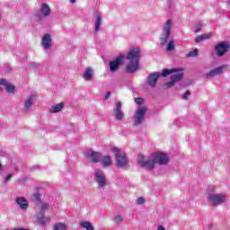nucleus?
Masks as SVG:
<instances>
[{
  "instance_id": "obj_44",
  "label": "nucleus",
  "mask_w": 230,
  "mask_h": 230,
  "mask_svg": "<svg viewBox=\"0 0 230 230\" xmlns=\"http://www.w3.org/2000/svg\"><path fill=\"white\" fill-rule=\"evenodd\" d=\"M0 21H1V15H0Z\"/></svg>"
},
{
  "instance_id": "obj_27",
  "label": "nucleus",
  "mask_w": 230,
  "mask_h": 230,
  "mask_svg": "<svg viewBox=\"0 0 230 230\" xmlns=\"http://www.w3.org/2000/svg\"><path fill=\"white\" fill-rule=\"evenodd\" d=\"M53 230H67V225L65 223H57L54 225Z\"/></svg>"
},
{
  "instance_id": "obj_26",
  "label": "nucleus",
  "mask_w": 230,
  "mask_h": 230,
  "mask_svg": "<svg viewBox=\"0 0 230 230\" xmlns=\"http://www.w3.org/2000/svg\"><path fill=\"white\" fill-rule=\"evenodd\" d=\"M4 87H5V91L9 93V94H13V93L15 92V86L13 84H8V82L5 80V84H4Z\"/></svg>"
},
{
  "instance_id": "obj_2",
  "label": "nucleus",
  "mask_w": 230,
  "mask_h": 230,
  "mask_svg": "<svg viewBox=\"0 0 230 230\" xmlns=\"http://www.w3.org/2000/svg\"><path fill=\"white\" fill-rule=\"evenodd\" d=\"M141 58V51L139 49H132L128 51L126 56V59L129 60L128 64L126 66V71L129 75L139 71V58Z\"/></svg>"
},
{
  "instance_id": "obj_37",
  "label": "nucleus",
  "mask_w": 230,
  "mask_h": 230,
  "mask_svg": "<svg viewBox=\"0 0 230 230\" xmlns=\"http://www.w3.org/2000/svg\"><path fill=\"white\" fill-rule=\"evenodd\" d=\"M135 102L137 103V105H143V98H136Z\"/></svg>"
},
{
  "instance_id": "obj_31",
  "label": "nucleus",
  "mask_w": 230,
  "mask_h": 230,
  "mask_svg": "<svg viewBox=\"0 0 230 230\" xmlns=\"http://www.w3.org/2000/svg\"><path fill=\"white\" fill-rule=\"evenodd\" d=\"M113 222H115V224H121V222H123V216L121 215L115 216L113 218Z\"/></svg>"
},
{
  "instance_id": "obj_7",
  "label": "nucleus",
  "mask_w": 230,
  "mask_h": 230,
  "mask_svg": "<svg viewBox=\"0 0 230 230\" xmlns=\"http://www.w3.org/2000/svg\"><path fill=\"white\" fill-rule=\"evenodd\" d=\"M50 13L51 9L49 8V5H48V4H42L40 11L34 14V19L37 22H39V21H42L44 17L49 16Z\"/></svg>"
},
{
  "instance_id": "obj_29",
  "label": "nucleus",
  "mask_w": 230,
  "mask_h": 230,
  "mask_svg": "<svg viewBox=\"0 0 230 230\" xmlns=\"http://www.w3.org/2000/svg\"><path fill=\"white\" fill-rule=\"evenodd\" d=\"M199 55V49H194V50H192V51H190L189 53H187V55H186V57L188 58H193V57H197Z\"/></svg>"
},
{
  "instance_id": "obj_35",
  "label": "nucleus",
  "mask_w": 230,
  "mask_h": 230,
  "mask_svg": "<svg viewBox=\"0 0 230 230\" xmlns=\"http://www.w3.org/2000/svg\"><path fill=\"white\" fill-rule=\"evenodd\" d=\"M12 177H13V174H7V176L4 180V184H6V182H10V181H12Z\"/></svg>"
},
{
  "instance_id": "obj_16",
  "label": "nucleus",
  "mask_w": 230,
  "mask_h": 230,
  "mask_svg": "<svg viewBox=\"0 0 230 230\" xmlns=\"http://www.w3.org/2000/svg\"><path fill=\"white\" fill-rule=\"evenodd\" d=\"M15 202L22 211H26V209H28V199H26V198L18 197L16 198Z\"/></svg>"
},
{
  "instance_id": "obj_38",
  "label": "nucleus",
  "mask_w": 230,
  "mask_h": 230,
  "mask_svg": "<svg viewBox=\"0 0 230 230\" xmlns=\"http://www.w3.org/2000/svg\"><path fill=\"white\" fill-rule=\"evenodd\" d=\"M137 203L139 205L145 204V199L144 198H138L137 199Z\"/></svg>"
},
{
  "instance_id": "obj_10",
  "label": "nucleus",
  "mask_w": 230,
  "mask_h": 230,
  "mask_svg": "<svg viewBox=\"0 0 230 230\" xmlns=\"http://www.w3.org/2000/svg\"><path fill=\"white\" fill-rule=\"evenodd\" d=\"M145 114H146V107H140L137 110L134 115V125L136 127L143 123V119H145Z\"/></svg>"
},
{
  "instance_id": "obj_12",
  "label": "nucleus",
  "mask_w": 230,
  "mask_h": 230,
  "mask_svg": "<svg viewBox=\"0 0 230 230\" xmlns=\"http://www.w3.org/2000/svg\"><path fill=\"white\" fill-rule=\"evenodd\" d=\"M124 60H125V56L119 55L113 61H111L110 62V71H111V73L118 71V69H119V66L123 65Z\"/></svg>"
},
{
  "instance_id": "obj_20",
  "label": "nucleus",
  "mask_w": 230,
  "mask_h": 230,
  "mask_svg": "<svg viewBox=\"0 0 230 230\" xmlns=\"http://www.w3.org/2000/svg\"><path fill=\"white\" fill-rule=\"evenodd\" d=\"M84 80H86L87 82H89V80H91V78H93V68L91 67H87L83 75Z\"/></svg>"
},
{
  "instance_id": "obj_1",
  "label": "nucleus",
  "mask_w": 230,
  "mask_h": 230,
  "mask_svg": "<svg viewBox=\"0 0 230 230\" xmlns=\"http://www.w3.org/2000/svg\"><path fill=\"white\" fill-rule=\"evenodd\" d=\"M137 164L141 166V168H146V170H154L155 168V164H168V155L163 153H155L151 155V157L146 158L143 155H138Z\"/></svg>"
},
{
  "instance_id": "obj_14",
  "label": "nucleus",
  "mask_w": 230,
  "mask_h": 230,
  "mask_svg": "<svg viewBox=\"0 0 230 230\" xmlns=\"http://www.w3.org/2000/svg\"><path fill=\"white\" fill-rule=\"evenodd\" d=\"M41 46L43 49H49L53 46V40L51 39L50 34H44L41 39Z\"/></svg>"
},
{
  "instance_id": "obj_18",
  "label": "nucleus",
  "mask_w": 230,
  "mask_h": 230,
  "mask_svg": "<svg viewBox=\"0 0 230 230\" xmlns=\"http://www.w3.org/2000/svg\"><path fill=\"white\" fill-rule=\"evenodd\" d=\"M101 26H102V15L100 13H97L95 17V22H94L95 33H98V31H100Z\"/></svg>"
},
{
  "instance_id": "obj_21",
  "label": "nucleus",
  "mask_w": 230,
  "mask_h": 230,
  "mask_svg": "<svg viewBox=\"0 0 230 230\" xmlns=\"http://www.w3.org/2000/svg\"><path fill=\"white\" fill-rule=\"evenodd\" d=\"M62 109H64V103L60 102L58 104H56L54 106H52L50 108V112H52L53 114L57 113V112H60V111H62Z\"/></svg>"
},
{
  "instance_id": "obj_41",
  "label": "nucleus",
  "mask_w": 230,
  "mask_h": 230,
  "mask_svg": "<svg viewBox=\"0 0 230 230\" xmlns=\"http://www.w3.org/2000/svg\"><path fill=\"white\" fill-rule=\"evenodd\" d=\"M157 230H166V229L164 228V226H159L158 228H157Z\"/></svg>"
},
{
  "instance_id": "obj_17",
  "label": "nucleus",
  "mask_w": 230,
  "mask_h": 230,
  "mask_svg": "<svg viewBox=\"0 0 230 230\" xmlns=\"http://www.w3.org/2000/svg\"><path fill=\"white\" fill-rule=\"evenodd\" d=\"M100 163L102 164L103 168H109L112 164V160H111V155L102 156Z\"/></svg>"
},
{
  "instance_id": "obj_4",
  "label": "nucleus",
  "mask_w": 230,
  "mask_h": 230,
  "mask_svg": "<svg viewBox=\"0 0 230 230\" xmlns=\"http://www.w3.org/2000/svg\"><path fill=\"white\" fill-rule=\"evenodd\" d=\"M208 202L212 207L221 206V204L226 203L227 200V196L226 194H217L215 191V187H210L208 190Z\"/></svg>"
},
{
  "instance_id": "obj_13",
  "label": "nucleus",
  "mask_w": 230,
  "mask_h": 230,
  "mask_svg": "<svg viewBox=\"0 0 230 230\" xmlns=\"http://www.w3.org/2000/svg\"><path fill=\"white\" fill-rule=\"evenodd\" d=\"M226 66H221L217 68L210 70L208 73L205 75V78H213L215 76H218V75H222L224 73V69H226Z\"/></svg>"
},
{
  "instance_id": "obj_3",
  "label": "nucleus",
  "mask_w": 230,
  "mask_h": 230,
  "mask_svg": "<svg viewBox=\"0 0 230 230\" xmlns=\"http://www.w3.org/2000/svg\"><path fill=\"white\" fill-rule=\"evenodd\" d=\"M179 71H182L181 68H172V69H164L161 72H155L148 75L147 84L149 87H155L157 84V80H159L160 76H168V75H172V73H179Z\"/></svg>"
},
{
  "instance_id": "obj_15",
  "label": "nucleus",
  "mask_w": 230,
  "mask_h": 230,
  "mask_svg": "<svg viewBox=\"0 0 230 230\" xmlns=\"http://www.w3.org/2000/svg\"><path fill=\"white\" fill-rule=\"evenodd\" d=\"M113 112L118 121H121L125 118V113L121 111V102H119L115 104Z\"/></svg>"
},
{
  "instance_id": "obj_23",
  "label": "nucleus",
  "mask_w": 230,
  "mask_h": 230,
  "mask_svg": "<svg viewBox=\"0 0 230 230\" xmlns=\"http://www.w3.org/2000/svg\"><path fill=\"white\" fill-rule=\"evenodd\" d=\"M208 39H211V33L202 34L200 36L196 37L195 42H202L203 40H208Z\"/></svg>"
},
{
  "instance_id": "obj_6",
  "label": "nucleus",
  "mask_w": 230,
  "mask_h": 230,
  "mask_svg": "<svg viewBox=\"0 0 230 230\" xmlns=\"http://www.w3.org/2000/svg\"><path fill=\"white\" fill-rule=\"evenodd\" d=\"M172 20H167L162 29L160 36V45L166 46L170 40V35H172Z\"/></svg>"
},
{
  "instance_id": "obj_36",
  "label": "nucleus",
  "mask_w": 230,
  "mask_h": 230,
  "mask_svg": "<svg viewBox=\"0 0 230 230\" xmlns=\"http://www.w3.org/2000/svg\"><path fill=\"white\" fill-rule=\"evenodd\" d=\"M0 85H6V79H0ZM3 91V88L0 86V92Z\"/></svg>"
},
{
  "instance_id": "obj_32",
  "label": "nucleus",
  "mask_w": 230,
  "mask_h": 230,
  "mask_svg": "<svg viewBox=\"0 0 230 230\" xmlns=\"http://www.w3.org/2000/svg\"><path fill=\"white\" fill-rule=\"evenodd\" d=\"M175 85L174 81L171 80L170 82L166 83L164 87V89H170V87H173Z\"/></svg>"
},
{
  "instance_id": "obj_42",
  "label": "nucleus",
  "mask_w": 230,
  "mask_h": 230,
  "mask_svg": "<svg viewBox=\"0 0 230 230\" xmlns=\"http://www.w3.org/2000/svg\"><path fill=\"white\" fill-rule=\"evenodd\" d=\"M70 3H76V0H69Z\"/></svg>"
},
{
  "instance_id": "obj_11",
  "label": "nucleus",
  "mask_w": 230,
  "mask_h": 230,
  "mask_svg": "<svg viewBox=\"0 0 230 230\" xmlns=\"http://www.w3.org/2000/svg\"><path fill=\"white\" fill-rule=\"evenodd\" d=\"M85 157L89 159L92 163H100L102 161V153L100 152H95L93 150H87L84 152Z\"/></svg>"
},
{
  "instance_id": "obj_19",
  "label": "nucleus",
  "mask_w": 230,
  "mask_h": 230,
  "mask_svg": "<svg viewBox=\"0 0 230 230\" xmlns=\"http://www.w3.org/2000/svg\"><path fill=\"white\" fill-rule=\"evenodd\" d=\"M35 100V95H30L24 102V109H26L27 111L31 109L32 105H33V101Z\"/></svg>"
},
{
  "instance_id": "obj_34",
  "label": "nucleus",
  "mask_w": 230,
  "mask_h": 230,
  "mask_svg": "<svg viewBox=\"0 0 230 230\" xmlns=\"http://www.w3.org/2000/svg\"><path fill=\"white\" fill-rule=\"evenodd\" d=\"M47 209H49V203H43L40 206V211H47Z\"/></svg>"
},
{
  "instance_id": "obj_22",
  "label": "nucleus",
  "mask_w": 230,
  "mask_h": 230,
  "mask_svg": "<svg viewBox=\"0 0 230 230\" xmlns=\"http://www.w3.org/2000/svg\"><path fill=\"white\" fill-rule=\"evenodd\" d=\"M80 226L83 227V229L94 230V226H93V224H91L89 221H81Z\"/></svg>"
},
{
  "instance_id": "obj_30",
  "label": "nucleus",
  "mask_w": 230,
  "mask_h": 230,
  "mask_svg": "<svg viewBox=\"0 0 230 230\" xmlns=\"http://www.w3.org/2000/svg\"><path fill=\"white\" fill-rule=\"evenodd\" d=\"M202 26H204L202 22H199V23H197L194 27V33H199L200 30H202Z\"/></svg>"
},
{
  "instance_id": "obj_33",
  "label": "nucleus",
  "mask_w": 230,
  "mask_h": 230,
  "mask_svg": "<svg viewBox=\"0 0 230 230\" xmlns=\"http://www.w3.org/2000/svg\"><path fill=\"white\" fill-rule=\"evenodd\" d=\"M32 199L36 200V202H40V194L39 192L34 193Z\"/></svg>"
},
{
  "instance_id": "obj_39",
  "label": "nucleus",
  "mask_w": 230,
  "mask_h": 230,
  "mask_svg": "<svg viewBox=\"0 0 230 230\" xmlns=\"http://www.w3.org/2000/svg\"><path fill=\"white\" fill-rule=\"evenodd\" d=\"M188 96H190V91L188 90L182 96V100H188Z\"/></svg>"
},
{
  "instance_id": "obj_9",
  "label": "nucleus",
  "mask_w": 230,
  "mask_h": 230,
  "mask_svg": "<svg viewBox=\"0 0 230 230\" xmlns=\"http://www.w3.org/2000/svg\"><path fill=\"white\" fill-rule=\"evenodd\" d=\"M230 44L227 41H221L215 47L217 57H224L229 51Z\"/></svg>"
},
{
  "instance_id": "obj_43",
  "label": "nucleus",
  "mask_w": 230,
  "mask_h": 230,
  "mask_svg": "<svg viewBox=\"0 0 230 230\" xmlns=\"http://www.w3.org/2000/svg\"><path fill=\"white\" fill-rule=\"evenodd\" d=\"M31 66L32 67H34V66H35V63H31Z\"/></svg>"
},
{
  "instance_id": "obj_24",
  "label": "nucleus",
  "mask_w": 230,
  "mask_h": 230,
  "mask_svg": "<svg viewBox=\"0 0 230 230\" xmlns=\"http://www.w3.org/2000/svg\"><path fill=\"white\" fill-rule=\"evenodd\" d=\"M38 222L41 225V226H46V224H49V217H44V215L42 216H38L37 217Z\"/></svg>"
},
{
  "instance_id": "obj_25",
  "label": "nucleus",
  "mask_w": 230,
  "mask_h": 230,
  "mask_svg": "<svg viewBox=\"0 0 230 230\" xmlns=\"http://www.w3.org/2000/svg\"><path fill=\"white\" fill-rule=\"evenodd\" d=\"M183 77H184V74L179 73V74L171 75V80L174 81V84H177V82H181V80H182Z\"/></svg>"
},
{
  "instance_id": "obj_28",
  "label": "nucleus",
  "mask_w": 230,
  "mask_h": 230,
  "mask_svg": "<svg viewBox=\"0 0 230 230\" xmlns=\"http://www.w3.org/2000/svg\"><path fill=\"white\" fill-rule=\"evenodd\" d=\"M173 49H175V41L173 40H170L167 44L166 50L173 51Z\"/></svg>"
},
{
  "instance_id": "obj_8",
  "label": "nucleus",
  "mask_w": 230,
  "mask_h": 230,
  "mask_svg": "<svg viewBox=\"0 0 230 230\" xmlns=\"http://www.w3.org/2000/svg\"><path fill=\"white\" fill-rule=\"evenodd\" d=\"M93 179L99 188H105L107 186V179L105 178V174H103V171L96 169L93 172Z\"/></svg>"
},
{
  "instance_id": "obj_40",
  "label": "nucleus",
  "mask_w": 230,
  "mask_h": 230,
  "mask_svg": "<svg viewBox=\"0 0 230 230\" xmlns=\"http://www.w3.org/2000/svg\"><path fill=\"white\" fill-rule=\"evenodd\" d=\"M111 98V92H108L106 95L104 96V100H109Z\"/></svg>"
},
{
  "instance_id": "obj_5",
  "label": "nucleus",
  "mask_w": 230,
  "mask_h": 230,
  "mask_svg": "<svg viewBox=\"0 0 230 230\" xmlns=\"http://www.w3.org/2000/svg\"><path fill=\"white\" fill-rule=\"evenodd\" d=\"M111 152L115 154V161L117 168H125L128 164V158L127 157V154L125 151L118 148L112 147Z\"/></svg>"
}]
</instances>
